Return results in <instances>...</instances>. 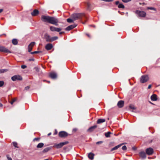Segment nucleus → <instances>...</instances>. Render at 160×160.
Listing matches in <instances>:
<instances>
[{
  "instance_id": "49530a36",
  "label": "nucleus",
  "mask_w": 160,
  "mask_h": 160,
  "mask_svg": "<svg viewBox=\"0 0 160 160\" xmlns=\"http://www.w3.org/2000/svg\"><path fill=\"white\" fill-rule=\"evenodd\" d=\"M77 130V128H74L73 129L72 131L73 132H76Z\"/></svg>"
},
{
  "instance_id": "72a5a7b5",
  "label": "nucleus",
  "mask_w": 160,
  "mask_h": 160,
  "mask_svg": "<svg viewBox=\"0 0 160 160\" xmlns=\"http://www.w3.org/2000/svg\"><path fill=\"white\" fill-rule=\"evenodd\" d=\"M129 108L131 109H132L133 110H135L136 109L135 107L132 105H130L129 106Z\"/></svg>"
},
{
  "instance_id": "ddd939ff",
  "label": "nucleus",
  "mask_w": 160,
  "mask_h": 160,
  "mask_svg": "<svg viewBox=\"0 0 160 160\" xmlns=\"http://www.w3.org/2000/svg\"><path fill=\"white\" fill-rule=\"evenodd\" d=\"M77 25L75 24H74L73 25H72L70 26H69L68 27H67L65 29V30L66 31H70L72 29L75 28L76 27Z\"/></svg>"
},
{
  "instance_id": "4c0bfd02",
  "label": "nucleus",
  "mask_w": 160,
  "mask_h": 160,
  "mask_svg": "<svg viewBox=\"0 0 160 160\" xmlns=\"http://www.w3.org/2000/svg\"><path fill=\"white\" fill-rule=\"evenodd\" d=\"M127 148L126 146H124L122 147V149L123 150H125L127 149Z\"/></svg>"
},
{
  "instance_id": "cd10ccee",
  "label": "nucleus",
  "mask_w": 160,
  "mask_h": 160,
  "mask_svg": "<svg viewBox=\"0 0 160 160\" xmlns=\"http://www.w3.org/2000/svg\"><path fill=\"white\" fill-rule=\"evenodd\" d=\"M12 143L13 144V146L16 148H18V143L16 142H13Z\"/></svg>"
},
{
  "instance_id": "5fc2aeb1",
  "label": "nucleus",
  "mask_w": 160,
  "mask_h": 160,
  "mask_svg": "<svg viewBox=\"0 0 160 160\" xmlns=\"http://www.w3.org/2000/svg\"><path fill=\"white\" fill-rule=\"evenodd\" d=\"M86 35L89 38L90 37V36L88 34H86Z\"/></svg>"
},
{
  "instance_id": "052dcab7",
  "label": "nucleus",
  "mask_w": 160,
  "mask_h": 160,
  "mask_svg": "<svg viewBox=\"0 0 160 160\" xmlns=\"http://www.w3.org/2000/svg\"><path fill=\"white\" fill-rule=\"evenodd\" d=\"M47 82H48V83H49L50 82V81H47Z\"/></svg>"
},
{
  "instance_id": "f704fd0d",
  "label": "nucleus",
  "mask_w": 160,
  "mask_h": 160,
  "mask_svg": "<svg viewBox=\"0 0 160 160\" xmlns=\"http://www.w3.org/2000/svg\"><path fill=\"white\" fill-rule=\"evenodd\" d=\"M147 9H150V10H156L155 8H152V7H147Z\"/></svg>"
},
{
  "instance_id": "7c9ffc66",
  "label": "nucleus",
  "mask_w": 160,
  "mask_h": 160,
  "mask_svg": "<svg viewBox=\"0 0 160 160\" xmlns=\"http://www.w3.org/2000/svg\"><path fill=\"white\" fill-rule=\"evenodd\" d=\"M86 6L87 7V9L88 10H89L90 9V3L89 2L87 3Z\"/></svg>"
},
{
  "instance_id": "3c124183",
  "label": "nucleus",
  "mask_w": 160,
  "mask_h": 160,
  "mask_svg": "<svg viewBox=\"0 0 160 160\" xmlns=\"http://www.w3.org/2000/svg\"><path fill=\"white\" fill-rule=\"evenodd\" d=\"M57 130H55V132H54V135H56V134H57Z\"/></svg>"
},
{
  "instance_id": "7ed1b4c3",
  "label": "nucleus",
  "mask_w": 160,
  "mask_h": 160,
  "mask_svg": "<svg viewBox=\"0 0 160 160\" xmlns=\"http://www.w3.org/2000/svg\"><path fill=\"white\" fill-rule=\"evenodd\" d=\"M68 142L67 141L65 142H61L59 144H55L53 146V148H61L64 145L68 144Z\"/></svg>"
},
{
  "instance_id": "603ef678",
  "label": "nucleus",
  "mask_w": 160,
  "mask_h": 160,
  "mask_svg": "<svg viewBox=\"0 0 160 160\" xmlns=\"http://www.w3.org/2000/svg\"><path fill=\"white\" fill-rule=\"evenodd\" d=\"M64 33V32H59V34L60 35Z\"/></svg>"
},
{
  "instance_id": "9d476101",
  "label": "nucleus",
  "mask_w": 160,
  "mask_h": 160,
  "mask_svg": "<svg viewBox=\"0 0 160 160\" xmlns=\"http://www.w3.org/2000/svg\"><path fill=\"white\" fill-rule=\"evenodd\" d=\"M35 42H32L29 45L28 48L29 52H30L32 51L33 47L35 45Z\"/></svg>"
},
{
  "instance_id": "2f4dec72",
  "label": "nucleus",
  "mask_w": 160,
  "mask_h": 160,
  "mask_svg": "<svg viewBox=\"0 0 160 160\" xmlns=\"http://www.w3.org/2000/svg\"><path fill=\"white\" fill-rule=\"evenodd\" d=\"M73 21L74 20L72 19L71 18H68L67 19V21L68 22H73Z\"/></svg>"
},
{
  "instance_id": "8fccbe9b",
  "label": "nucleus",
  "mask_w": 160,
  "mask_h": 160,
  "mask_svg": "<svg viewBox=\"0 0 160 160\" xmlns=\"http://www.w3.org/2000/svg\"><path fill=\"white\" fill-rule=\"evenodd\" d=\"M151 87H152L151 85H149L148 86V88L150 89L151 88Z\"/></svg>"
},
{
  "instance_id": "bf43d9fd",
  "label": "nucleus",
  "mask_w": 160,
  "mask_h": 160,
  "mask_svg": "<svg viewBox=\"0 0 160 160\" xmlns=\"http://www.w3.org/2000/svg\"><path fill=\"white\" fill-rule=\"evenodd\" d=\"M32 61H33V59H29V61H32Z\"/></svg>"
},
{
  "instance_id": "bb28decb",
  "label": "nucleus",
  "mask_w": 160,
  "mask_h": 160,
  "mask_svg": "<svg viewBox=\"0 0 160 160\" xmlns=\"http://www.w3.org/2000/svg\"><path fill=\"white\" fill-rule=\"evenodd\" d=\"M58 37L57 36L51 37V42H52V41H53L57 40L58 39Z\"/></svg>"
},
{
  "instance_id": "c85d7f7f",
  "label": "nucleus",
  "mask_w": 160,
  "mask_h": 160,
  "mask_svg": "<svg viewBox=\"0 0 160 160\" xmlns=\"http://www.w3.org/2000/svg\"><path fill=\"white\" fill-rule=\"evenodd\" d=\"M111 134V132H108L107 133H105V135L106 137L108 138L109 137H110V134Z\"/></svg>"
},
{
  "instance_id": "de8ad7c7",
  "label": "nucleus",
  "mask_w": 160,
  "mask_h": 160,
  "mask_svg": "<svg viewBox=\"0 0 160 160\" xmlns=\"http://www.w3.org/2000/svg\"><path fill=\"white\" fill-rule=\"evenodd\" d=\"M119 2L118 1H117L115 2V4L116 5H118L119 4Z\"/></svg>"
},
{
  "instance_id": "a211bd4d",
  "label": "nucleus",
  "mask_w": 160,
  "mask_h": 160,
  "mask_svg": "<svg viewBox=\"0 0 160 160\" xmlns=\"http://www.w3.org/2000/svg\"><path fill=\"white\" fill-rule=\"evenodd\" d=\"M49 76L52 79L55 78L57 77L56 74L54 72H52L50 73Z\"/></svg>"
},
{
  "instance_id": "37998d69",
  "label": "nucleus",
  "mask_w": 160,
  "mask_h": 160,
  "mask_svg": "<svg viewBox=\"0 0 160 160\" xmlns=\"http://www.w3.org/2000/svg\"><path fill=\"white\" fill-rule=\"evenodd\" d=\"M35 69L36 71L37 72H38L39 71V69L37 68V67H35Z\"/></svg>"
},
{
  "instance_id": "0eeeda50",
  "label": "nucleus",
  "mask_w": 160,
  "mask_h": 160,
  "mask_svg": "<svg viewBox=\"0 0 160 160\" xmlns=\"http://www.w3.org/2000/svg\"><path fill=\"white\" fill-rule=\"evenodd\" d=\"M12 80L13 81H15L17 80H22V78L21 76L19 75H14L12 77Z\"/></svg>"
},
{
  "instance_id": "4d7b16f0",
  "label": "nucleus",
  "mask_w": 160,
  "mask_h": 160,
  "mask_svg": "<svg viewBox=\"0 0 160 160\" xmlns=\"http://www.w3.org/2000/svg\"><path fill=\"white\" fill-rule=\"evenodd\" d=\"M2 104L0 103V107H2Z\"/></svg>"
},
{
  "instance_id": "c9c22d12",
  "label": "nucleus",
  "mask_w": 160,
  "mask_h": 160,
  "mask_svg": "<svg viewBox=\"0 0 160 160\" xmlns=\"http://www.w3.org/2000/svg\"><path fill=\"white\" fill-rule=\"evenodd\" d=\"M40 138H35L33 139V141L35 142V141H39L40 140Z\"/></svg>"
},
{
  "instance_id": "412c9836",
  "label": "nucleus",
  "mask_w": 160,
  "mask_h": 160,
  "mask_svg": "<svg viewBox=\"0 0 160 160\" xmlns=\"http://www.w3.org/2000/svg\"><path fill=\"white\" fill-rule=\"evenodd\" d=\"M151 98L152 101H156L157 99V96L156 94H153L151 96Z\"/></svg>"
},
{
  "instance_id": "13d9d810",
  "label": "nucleus",
  "mask_w": 160,
  "mask_h": 160,
  "mask_svg": "<svg viewBox=\"0 0 160 160\" xmlns=\"http://www.w3.org/2000/svg\"><path fill=\"white\" fill-rule=\"evenodd\" d=\"M51 132H50L48 134V136H49V135H51Z\"/></svg>"
},
{
  "instance_id": "6e6552de",
  "label": "nucleus",
  "mask_w": 160,
  "mask_h": 160,
  "mask_svg": "<svg viewBox=\"0 0 160 160\" xmlns=\"http://www.w3.org/2000/svg\"><path fill=\"white\" fill-rule=\"evenodd\" d=\"M68 133L65 131H61L59 132L58 135L61 138H65L67 136Z\"/></svg>"
},
{
  "instance_id": "4468645a",
  "label": "nucleus",
  "mask_w": 160,
  "mask_h": 160,
  "mask_svg": "<svg viewBox=\"0 0 160 160\" xmlns=\"http://www.w3.org/2000/svg\"><path fill=\"white\" fill-rule=\"evenodd\" d=\"M53 47L51 43H48L45 46V49L47 50H51Z\"/></svg>"
},
{
  "instance_id": "4be33fe9",
  "label": "nucleus",
  "mask_w": 160,
  "mask_h": 160,
  "mask_svg": "<svg viewBox=\"0 0 160 160\" xmlns=\"http://www.w3.org/2000/svg\"><path fill=\"white\" fill-rule=\"evenodd\" d=\"M94 156V154L93 153L90 152L88 154V157L90 159L92 160L93 159Z\"/></svg>"
},
{
  "instance_id": "20e7f679",
  "label": "nucleus",
  "mask_w": 160,
  "mask_h": 160,
  "mask_svg": "<svg viewBox=\"0 0 160 160\" xmlns=\"http://www.w3.org/2000/svg\"><path fill=\"white\" fill-rule=\"evenodd\" d=\"M135 13L137 14L139 17H145L146 16V13L145 12L142 11L137 10Z\"/></svg>"
},
{
  "instance_id": "a18cd8bd",
  "label": "nucleus",
  "mask_w": 160,
  "mask_h": 160,
  "mask_svg": "<svg viewBox=\"0 0 160 160\" xmlns=\"http://www.w3.org/2000/svg\"><path fill=\"white\" fill-rule=\"evenodd\" d=\"M5 70H0V73H3L4 72Z\"/></svg>"
},
{
  "instance_id": "5701e85b",
  "label": "nucleus",
  "mask_w": 160,
  "mask_h": 160,
  "mask_svg": "<svg viewBox=\"0 0 160 160\" xmlns=\"http://www.w3.org/2000/svg\"><path fill=\"white\" fill-rule=\"evenodd\" d=\"M123 144H119V145H118L115 147H114L112 148L111 150V151H112L113 150H117V149H118V148H120L122 145Z\"/></svg>"
},
{
  "instance_id": "e433bc0d",
  "label": "nucleus",
  "mask_w": 160,
  "mask_h": 160,
  "mask_svg": "<svg viewBox=\"0 0 160 160\" xmlns=\"http://www.w3.org/2000/svg\"><path fill=\"white\" fill-rule=\"evenodd\" d=\"M4 82L3 81H0V87L2 86L4 84Z\"/></svg>"
},
{
  "instance_id": "dca6fc26",
  "label": "nucleus",
  "mask_w": 160,
  "mask_h": 160,
  "mask_svg": "<svg viewBox=\"0 0 160 160\" xmlns=\"http://www.w3.org/2000/svg\"><path fill=\"white\" fill-rule=\"evenodd\" d=\"M124 104V102L122 100L119 101L117 103V106L119 108L122 107Z\"/></svg>"
},
{
  "instance_id": "79ce46f5",
  "label": "nucleus",
  "mask_w": 160,
  "mask_h": 160,
  "mask_svg": "<svg viewBox=\"0 0 160 160\" xmlns=\"http://www.w3.org/2000/svg\"><path fill=\"white\" fill-rule=\"evenodd\" d=\"M30 88V87L29 86H27L25 87V90H28Z\"/></svg>"
},
{
  "instance_id": "ea45409f",
  "label": "nucleus",
  "mask_w": 160,
  "mask_h": 160,
  "mask_svg": "<svg viewBox=\"0 0 160 160\" xmlns=\"http://www.w3.org/2000/svg\"><path fill=\"white\" fill-rule=\"evenodd\" d=\"M131 0H122V1L124 2H127L130 1Z\"/></svg>"
},
{
  "instance_id": "864d4df0",
  "label": "nucleus",
  "mask_w": 160,
  "mask_h": 160,
  "mask_svg": "<svg viewBox=\"0 0 160 160\" xmlns=\"http://www.w3.org/2000/svg\"><path fill=\"white\" fill-rule=\"evenodd\" d=\"M17 100V99L16 98H14L13 99H12V101H14V102H15Z\"/></svg>"
},
{
  "instance_id": "2eb2a0df",
  "label": "nucleus",
  "mask_w": 160,
  "mask_h": 160,
  "mask_svg": "<svg viewBox=\"0 0 160 160\" xmlns=\"http://www.w3.org/2000/svg\"><path fill=\"white\" fill-rule=\"evenodd\" d=\"M97 127V126L95 125L90 127L87 130L88 132H92Z\"/></svg>"
},
{
  "instance_id": "c756f323",
  "label": "nucleus",
  "mask_w": 160,
  "mask_h": 160,
  "mask_svg": "<svg viewBox=\"0 0 160 160\" xmlns=\"http://www.w3.org/2000/svg\"><path fill=\"white\" fill-rule=\"evenodd\" d=\"M118 7L119 8H124V6L122 4H120L118 6Z\"/></svg>"
},
{
  "instance_id": "09e8293b",
  "label": "nucleus",
  "mask_w": 160,
  "mask_h": 160,
  "mask_svg": "<svg viewBox=\"0 0 160 160\" xmlns=\"http://www.w3.org/2000/svg\"><path fill=\"white\" fill-rule=\"evenodd\" d=\"M14 102V101L12 100V101L10 102L12 105Z\"/></svg>"
},
{
  "instance_id": "f257e3e1",
  "label": "nucleus",
  "mask_w": 160,
  "mask_h": 160,
  "mask_svg": "<svg viewBox=\"0 0 160 160\" xmlns=\"http://www.w3.org/2000/svg\"><path fill=\"white\" fill-rule=\"evenodd\" d=\"M41 20L43 22H48L56 26L58 25V19L53 17L42 15L41 17Z\"/></svg>"
},
{
  "instance_id": "f8f14e48",
  "label": "nucleus",
  "mask_w": 160,
  "mask_h": 160,
  "mask_svg": "<svg viewBox=\"0 0 160 160\" xmlns=\"http://www.w3.org/2000/svg\"><path fill=\"white\" fill-rule=\"evenodd\" d=\"M44 38L47 42H51V37L49 35H48L47 33H46L44 35Z\"/></svg>"
},
{
  "instance_id": "6e6d98bb",
  "label": "nucleus",
  "mask_w": 160,
  "mask_h": 160,
  "mask_svg": "<svg viewBox=\"0 0 160 160\" xmlns=\"http://www.w3.org/2000/svg\"><path fill=\"white\" fill-rule=\"evenodd\" d=\"M3 11L2 9H0V13H1Z\"/></svg>"
},
{
  "instance_id": "f3484780",
  "label": "nucleus",
  "mask_w": 160,
  "mask_h": 160,
  "mask_svg": "<svg viewBox=\"0 0 160 160\" xmlns=\"http://www.w3.org/2000/svg\"><path fill=\"white\" fill-rule=\"evenodd\" d=\"M139 155L140 157L142 159H144L146 158V153L144 151H142L139 152Z\"/></svg>"
},
{
  "instance_id": "c03bdc74",
  "label": "nucleus",
  "mask_w": 160,
  "mask_h": 160,
  "mask_svg": "<svg viewBox=\"0 0 160 160\" xmlns=\"http://www.w3.org/2000/svg\"><path fill=\"white\" fill-rule=\"evenodd\" d=\"M7 158L8 160H12V158L10 157H9L8 155L7 156Z\"/></svg>"
},
{
  "instance_id": "a878e982",
  "label": "nucleus",
  "mask_w": 160,
  "mask_h": 160,
  "mask_svg": "<svg viewBox=\"0 0 160 160\" xmlns=\"http://www.w3.org/2000/svg\"><path fill=\"white\" fill-rule=\"evenodd\" d=\"M44 146V144L43 143L41 142L39 143L37 146L38 148H41L42 147Z\"/></svg>"
},
{
  "instance_id": "473e14b6",
  "label": "nucleus",
  "mask_w": 160,
  "mask_h": 160,
  "mask_svg": "<svg viewBox=\"0 0 160 160\" xmlns=\"http://www.w3.org/2000/svg\"><path fill=\"white\" fill-rule=\"evenodd\" d=\"M40 52H41V51H34V52H31V53L32 54H36V53H38Z\"/></svg>"
},
{
  "instance_id": "58836bf2",
  "label": "nucleus",
  "mask_w": 160,
  "mask_h": 160,
  "mask_svg": "<svg viewBox=\"0 0 160 160\" xmlns=\"http://www.w3.org/2000/svg\"><path fill=\"white\" fill-rule=\"evenodd\" d=\"M102 143H103L102 141H99V142H96V144L97 145H98V144H101Z\"/></svg>"
},
{
  "instance_id": "39448f33",
  "label": "nucleus",
  "mask_w": 160,
  "mask_h": 160,
  "mask_svg": "<svg viewBox=\"0 0 160 160\" xmlns=\"http://www.w3.org/2000/svg\"><path fill=\"white\" fill-rule=\"evenodd\" d=\"M148 77L147 75H144L141 76L140 79V82L144 83L147 82L148 80Z\"/></svg>"
},
{
  "instance_id": "423d86ee",
  "label": "nucleus",
  "mask_w": 160,
  "mask_h": 160,
  "mask_svg": "<svg viewBox=\"0 0 160 160\" xmlns=\"http://www.w3.org/2000/svg\"><path fill=\"white\" fill-rule=\"evenodd\" d=\"M0 51L5 53H11V52L5 47L0 46Z\"/></svg>"
},
{
  "instance_id": "f03ea898",
  "label": "nucleus",
  "mask_w": 160,
  "mask_h": 160,
  "mask_svg": "<svg viewBox=\"0 0 160 160\" xmlns=\"http://www.w3.org/2000/svg\"><path fill=\"white\" fill-rule=\"evenodd\" d=\"M84 16V14L81 13L74 14L72 15V18L73 20H76Z\"/></svg>"
},
{
  "instance_id": "aec40b11",
  "label": "nucleus",
  "mask_w": 160,
  "mask_h": 160,
  "mask_svg": "<svg viewBox=\"0 0 160 160\" xmlns=\"http://www.w3.org/2000/svg\"><path fill=\"white\" fill-rule=\"evenodd\" d=\"M105 121V119H104L100 118L98 119L97 121V123L98 124H100L101 123H103Z\"/></svg>"
},
{
  "instance_id": "9b49d317",
  "label": "nucleus",
  "mask_w": 160,
  "mask_h": 160,
  "mask_svg": "<svg viewBox=\"0 0 160 160\" xmlns=\"http://www.w3.org/2000/svg\"><path fill=\"white\" fill-rule=\"evenodd\" d=\"M146 152L147 154L150 155L153 153V150L152 148H150L147 149L146 150Z\"/></svg>"
},
{
  "instance_id": "b1692460",
  "label": "nucleus",
  "mask_w": 160,
  "mask_h": 160,
  "mask_svg": "<svg viewBox=\"0 0 160 160\" xmlns=\"http://www.w3.org/2000/svg\"><path fill=\"white\" fill-rule=\"evenodd\" d=\"M51 148H52V147H47V148H44L42 152H48L50 150Z\"/></svg>"
},
{
  "instance_id": "a19ab883",
  "label": "nucleus",
  "mask_w": 160,
  "mask_h": 160,
  "mask_svg": "<svg viewBox=\"0 0 160 160\" xmlns=\"http://www.w3.org/2000/svg\"><path fill=\"white\" fill-rule=\"evenodd\" d=\"M26 67L27 66L25 65H23L21 66V68L22 69H24L26 68Z\"/></svg>"
},
{
  "instance_id": "1a4fd4ad",
  "label": "nucleus",
  "mask_w": 160,
  "mask_h": 160,
  "mask_svg": "<svg viewBox=\"0 0 160 160\" xmlns=\"http://www.w3.org/2000/svg\"><path fill=\"white\" fill-rule=\"evenodd\" d=\"M50 29L52 32L56 31L59 32L61 30V29L59 28H57L53 26H50Z\"/></svg>"
},
{
  "instance_id": "393cba45",
  "label": "nucleus",
  "mask_w": 160,
  "mask_h": 160,
  "mask_svg": "<svg viewBox=\"0 0 160 160\" xmlns=\"http://www.w3.org/2000/svg\"><path fill=\"white\" fill-rule=\"evenodd\" d=\"M12 43L14 45H17L18 43V40L16 39H13L12 40Z\"/></svg>"
},
{
  "instance_id": "6ab92c4d",
  "label": "nucleus",
  "mask_w": 160,
  "mask_h": 160,
  "mask_svg": "<svg viewBox=\"0 0 160 160\" xmlns=\"http://www.w3.org/2000/svg\"><path fill=\"white\" fill-rule=\"evenodd\" d=\"M38 13V11L37 9H35L31 12V15L32 16H37Z\"/></svg>"
}]
</instances>
